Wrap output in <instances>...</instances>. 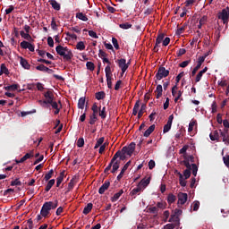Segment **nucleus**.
<instances>
[{"label":"nucleus","instance_id":"nucleus-25","mask_svg":"<svg viewBox=\"0 0 229 229\" xmlns=\"http://www.w3.org/2000/svg\"><path fill=\"white\" fill-rule=\"evenodd\" d=\"M153 131H155V124L150 125L143 133V136L149 137V135H151Z\"/></svg>","mask_w":229,"mask_h":229},{"label":"nucleus","instance_id":"nucleus-11","mask_svg":"<svg viewBox=\"0 0 229 229\" xmlns=\"http://www.w3.org/2000/svg\"><path fill=\"white\" fill-rule=\"evenodd\" d=\"M131 165V161H128L123 165V167L122 168L120 174L117 175L118 182H121V180L123 179V176H124V173H126V171L128 170V167H130Z\"/></svg>","mask_w":229,"mask_h":229},{"label":"nucleus","instance_id":"nucleus-38","mask_svg":"<svg viewBox=\"0 0 229 229\" xmlns=\"http://www.w3.org/2000/svg\"><path fill=\"white\" fill-rule=\"evenodd\" d=\"M105 72L106 78H112V68L110 67V65L106 66Z\"/></svg>","mask_w":229,"mask_h":229},{"label":"nucleus","instance_id":"nucleus-28","mask_svg":"<svg viewBox=\"0 0 229 229\" xmlns=\"http://www.w3.org/2000/svg\"><path fill=\"white\" fill-rule=\"evenodd\" d=\"M76 18L80 19V21H83L84 22H87V21H89V18L83 13H77Z\"/></svg>","mask_w":229,"mask_h":229},{"label":"nucleus","instance_id":"nucleus-42","mask_svg":"<svg viewBox=\"0 0 229 229\" xmlns=\"http://www.w3.org/2000/svg\"><path fill=\"white\" fill-rule=\"evenodd\" d=\"M123 155V150H118L113 157V158L111 159L112 162H115L119 157L121 158Z\"/></svg>","mask_w":229,"mask_h":229},{"label":"nucleus","instance_id":"nucleus-2","mask_svg":"<svg viewBox=\"0 0 229 229\" xmlns=\"http://www.w3.org/2000/svg\"><path fill=\"white\" fill-rule=\"evenodd\" d=\"M58 207V200L55 199L53 201H47L43 204L40 214L42 217H47V216L50 214L51 210H55Z\"/></svg>","mask_w":229,"mask_h":229},{"label":"nucleus","instance_id":"nucleus-31","mask_svg":"<svg viewBox=\"0 0 229 229\" xmlns=\"http://www.w3.org/2000/svg\"><path fill=\"white\" fill-rule=\"evenodd\" d=\"M156 92L157 93L156 95L157 99H159L160 98H162V92H163L162 85L158 84L157 86Z\"/></svg>","mask_w":229,"mask_h":229},{"label":"nucleus","instance_id":"nucleus-60","mask_svg":"<svg viewBox=\"0 0 229 229\" xmlns=\"http://www.w3.org/2000/svg\"><path fill=\"white\" fill-rule=\"evenodd\" d=\"M47 45L49 46V47H55V40L53 39V38H47Z\"/></svg>","mask_w":229,"mask_h":229},{"label":"nucleus","instance_id":"nucleus-16","mask_svg":"<svg viewBox=\"0 0 229 229\" xmlns=\"http://www.w3.org/2000/svg\"><path fill=\"white\" fill-rule=\"evenodd\" d=\"M174 174L179 176V183H180L181 187H186L187 181H185V179H183V174H182V173H180L178 170H174Z\"/></svg>","mask_w":229,"mask_h":229},{"label":"nucleus","instance_id":"nucleus-19","mask_svg":"<svg viewBox=\"0 0 229 229\" xmlns=\"http://www.w3.org/2000/svg\"><path fill=\"white\" fill-rule=\"evenodd\" d=\"M20 35H21V38L28 40V42H35V39H33V38H31V35H30V33L24 32V30L20 31Z\"/></svg>","mask_w":229,"mask_h":229},{"label":"nucleus","instance_id":"nucleus-39","mask_svg":"<svg viewBox=\"0 0 229 229\" xmlns=\"http://www.w3.org/2000/svg\"><path fill=\"white\" fill-rule=\"evenodd\" d=\"M167 201L171 205V203H174L176 201V196L173 193L168 194Z\"/></svg>","mask_w":229,"mask_h":229},{"label":"nucleus","instance_id":"nucleus-57","mask_svg":"<svg viewBox=\"0 0 229 229\" xmlns=\"http://www.w3.org/2000/svg\"><path fill=\"white\" fill-rule=\"evenodd\" d=\"M51 28L54 31H58V27L56 25V21H55V18L52 19Z\"/></svg>","mask_w":229,"mask_h":229},{"label":"nucleus","instance_id":"nucleus-64","mask_svg":"<svg viewBox=\"0 0 229 229\" xmlns=\"http://www.w3.org/2000/svg\"><path fill=\"white\" fill-rule=\"evenodd\" d=\"M224 164L226 165V167H229V156H225L223 157Z\"/></svg>","mask_w":229,"mask_h":229},{"label":"nucleus","instance_id":"nucleus-15","mask_svg":"<svg viewBox=\"0 0 229 229\" xmlns=\"http://www.w3.org/2000/svg\"><path fill=\"white\" fill-rule=\"evenodd\" d=\"M151 182V177H148L143 178L139 183L138 186H140L141 188V190L144 191V189H146V187H148V185H149V183Z\"/></svg>","mask_w":229,"mask_h":229},{"label":"nucleus","instance_id":"nucleus-17","mask_svg":"<svg viewBox=\"0 0 229 229\" xmlns=\"http://www.w3.org/2000/svg\"><path fill=\"white\" fill-rule=\"evenodd\" d=\"M182 209L175 208L174 214L171 215V217L168 220L169 223H173V221H174V219H175V221H179L178 216H182Z\"/></svg>","mask_w":229,"mask_h":229},{"label":"nucleus","instance_id":"nucleus-45","mask_svg":"<svg viewBox=\"0 0 229 229\" xmlns=\"http://www.w3.org/2000/svg\"><path fill=\"white\" fill-rule=\"evenodd\" d=\"M121 162L120 161H115L113 163V169L111 171V173L114 174V173H115L117 171V169H119V165H120Z\"/></svg>","mask_w":229,"mask_h":229},{"label":"nucleus","instance_id":"nucleus-8","mask_svg":"<svg viewBox=\"0 0 229 229\" xmlns=\"http://www.w3.org/2000/svg\"><path fill=\"white\" fill-rule=\"evenodd\" d=\"M21 49H29L30 53L35 52V45L31 44V42L29 41H21L20 44Z\"/></svg>","mask_w":229,"mask_h":229},{"label":"nucleus","instance_id":"nucleus-26","mask_svg":"<svg viewBox=\"0 0 229 229\" xmlns=\"http://www.w3.org/2000/svg\"><path fill=\"white\" fill-rule=\"evenodd\" d=\"M98 115L101 119H106V107L104 106L103 108L98 107Z\"/></svg>","mask_w":229,"mask_h":229},{"label":"nucleus","instance_id":"nucleus-22","mask_svg":"<svg viewBox=\"0 0 229 229\" xmlns=\"http://www.w3.org/2000/svg\"><path fill=\"white\" fill-rule=\"evenodd\" d=\"M48 3H50L52 8H54V10H56V12H60V4H58V2H56V0H49Z\"/></svg>","mask_w":229,"mask_h":229},{"label":"nucleus","instance_id":"nucleus-33","mask_svg":"<svg viewBox=\"0 0 229 229\" xmlns=\"http://www.w3.org/2000/svg\"><path fill=\"white\" fill-rule=\"evenodd\" d=\"M106 97V94L105 93V91H98L95 94V98L96 99H98V101H100V99H103L104 98Z\"/></svg>","mask_w":229,"mask_h":229},{"label":"nucleus","instance_id":"nucleus-1","mask_svg":"<svg viewBox=\"0 0 229 229\" xmlns=\"http://www.w3.org/2000/svg\"><path fill=\"white\" fill-rule=\"evenodd\" d=\"M55 51L57 55H59V56H63L64 62H71V60H72V57L74 56L72 50H70L67 47H64L62 45H58L55 47Z\"/></svg>","mask_w":229,"mask_h":229},{"label":"nucleus","instance_id":"nucleus-59","mask_svg":"<svg viewBox=\"0 0 229 229\" xmlns=\"http://www.w3.org/2000/svg\"><path fill=\"white\" fill-rule=\"evenodd\" d=\"M33 157H34L33 151H30V152H29V153H26V154L23 156L25 161H26V160H30V158H33Z\"/></svg>","mask_w":229,"mask_h":229},{"label":"nucleus","instance_id":"nucleus-29","mask_svg":"<svg viewBox=\"0 0 229 229\" xmlns=\"http://www.w3.org/2000/svg\"><path fill=\"white\" fill-rule=\"evenodd\" d=\"M53 174H55V170L51 169L47 174H45L44 181L49 182L53 178Z\"/></svg>","mask_w":229,"mask_h":229},{"label":"nucleus","instance_id":"nucleus-18","mask_svg":"<svg viewBox=\"0 0 229 229\" xmlns=\"http://www.w3.org/2000/svg\"><path fill=\"white\" fill-rule=\"evenodd\" d=\"M110 187V181L106 180L105 182L102 184V186L98 190V193L100 194H105L106 191H108V188Z\"/></svg>","mask_w":229,"mask_h":229},{"label":"nucleus","instance_id":"nucleus-24","mask_svg":"<svg viewBox=\"0 0 229 229\" xmlns=\"http://www.w3.org/2000/svg\"><path fill=\"white\" fill-rule=\"evenodd\" d=\"M144 190L138 184L136 188H134L131 192L130 196H137L140 192H142Z\"/></svg>","mask_w":229,"mask_h":229},{"label":"nucleus","instance_id":"nucleus-10","mask_svg":"<svg viewBox=\"0 0 229 229\" xmlns=\"http://www.w3.org/2000/svg\"><path fill=\"white\" fill-rule=\"evenodd\" d=\"M174 119V115L171 114L168 117V121L166 123V124H165L164 128H163V133H167V131H169L171 130V126H173V120Z\"/></svg>","mask_w":229,"mask_h":229},{"label":"nucleus","instance_id":"nucleus-49","mask_svg":"<svg viewBox=\"0 0 229 229\" xmlns=\"http://www.w3.org/2000/svg\"><path fill=\"white\" fill-rule=\"evenodd\" d=\"M207 19H208L207 16H203V17L199 20V25H198L199 30H201V27L203 26V24H205V22H207Z\"/></svg>","mask_w":229,"mask_h":229},{"label":"nucleus","instance_id":"nucleus-46","mask_svg":"<svg viewBox=\"0 0 229 229\" xmlns=\"http://www.w3.org/2000/svg\"><path fill=\"white\" fill-rule=\"evenodd\" d=\"M76 47L79 51L85 50V43L83 41H80L77 43Z\"/></svg>","mask_w":229,"mask_h":229},{"label":"nucleus","instance_id":"nucleus-5","mask_svg":"<svg viewBox=\"0 0 229 229\" xmlns=\"http://www.w3.org/2000/svg\"><path fill=\"white\" fill-rule=\"evenodd\" d=\"M218 19H221V21H223L224 24H228L229 7L223 9L222 12L218 13Z\"/></svg>","mask_w":229,"mask_h":229},{"label":"nucleus","instance_id":"nucleus-30","mask_svg":"<svg viewBox=\"0 0 229 229\" xmlns=\"http://www.w3.org/2000/svg\"><path fill=\"white\" fill-rule=\"evenodd\" d=\"M55 179H51V180L48 181V182H47V184L45 188V191L47 192H49L51 191L53 185H55Z\"/></svg>","mask_w":229,"mask_h":229},{"label":"nucleus","instance_id":"nucleus-62","mask_svg":"<svg viewBox=\"0 0 229 229\" xmlns=\"http://www.w3.org/2000/svg\"><path fill=\"white\" fill-rule=\"evenodd\" d=\"M112 42L114 49H119V43L117 41V38H112Z\"/></svg>","mask_w":229,"mask_h":229},{"label":"nucleus","instance_id":"nucleus-56","mask_svg":"<svg viewBox=\"0 0 229 229\" xmlns=\"http://www.w3.org/2000/svg\"><path fill=\"white\" fill-rule=\"evenodd\" d=\"M183 176H184L183 178L184 181L189 180V178H191V170L189 169L184 170Z\"/></svg>","mask_w":229,"mask_h":229},{"label":"nucleus","instance_id":"nucleus-36","mask_svg":"<svg viewBox=\"0 0 229 229\" xmlns=\"http://www.w3.org/2000/svg\"><path fill=\"white\" fill-rule=\"evenodd\" d=\"M0 72H2V74H6V75L10 74V72L8 71V68H6V64H1Z\"/></svg>","mask_w":229,"mask_h":229},{"label":"nucleus","instance_id":"nucleus-43","mask_svg":"<svg viewBox=\"0 0 229 229\" xmlns=\"http://www.w3.org/2000/svg\"><path fill=\"white\" fill-rule=\"evenodd\" d=\"M123 155V150H118L113 157V158L111 159L112 162H115L119 157L121 158Z\"/></svg>","mask_w":229,"mask_h":229},{"label":"nucleus","instance_id":"nucleus-12","mask_svg":"<svg viewBox=\"0 0 229 229\" xmlns=\"http://www.w3.org/2000/svg\"><path fill=\"white\" fill-rule=\"evenodd\" d=\"M188 198H189V195H187V193L179 192V194H178V204L179 205H185V203H187Z\"/></svg>","mask_w":229,"mask_h":229},{"label":"nucleus","instance_id":"nucleus-58","mask_svg":"<svg viewBox=\"0 0 229 229\" xmlns=\"http://www.w3.org/2000/svg\"><path fill=\"white\" fill-rule=\"evenodd\" d=\"M37 71H41L42 72H46V70L47 69V66L44 64H39L36 66Z\"/></svg>","mask_w":229,"mask_h":229},{"label":"nucleus","instance_id":"nucleus-53","mask_svg":"<svg viewBox=\"0 0 229 229\" xmlns=\"http://www.w3.org/2000/svg\"><path fill=\"white\" fill-rule=\"evenodd\" d=\"M193 176H197L198 174V165L196 164H191V169Z\"/></svg>","mask_w":229,"mask_h":229},{"label":"nucleus","instance_id":"nucleus-32","mask_svg":"<svg viewBox=\"0 0 229 229\" xmlns=\"http://www.w3.org/2000/svg\"><path fill=\"white\" fill-rule=\"evenodd\" d=\"M75 185H76V179L75 178H72L70 182L68 183V191H67V192L72 191V189H74Z\"/></svg>","mask_w":229,"mask_h":229},{"label":"nucleus","instance_id":"nucleus-7","mask_svg":"<svg viewBox=\"0 0 229 229\" xmlns=\"http://www.w3.org/2000/svg\"><path fill=\"white\" fill-rule=\"evenodd\" d=\"M133 151H135V142H131L128 147L122 148V153H123V155H129V157L133 155Z\"/></svg>","mask_w":229,"mask_h":229},{"label":"nucleus","instance_id":"nucleus-52","mask_svg":"<svg viewBox=\"0 0 229 229\" xmlns=\"http://www.w3.org/2000/svg\"><path fill=\"white\" fill-rule=\"evenodd\" d=\"M91 110H92V114L93 115H98V113L99 112V108L98 107V104H93L92 107H91Z\"/></svg>","mask_w":229,"mask_h":229},{"label":"nucleus","instance_id":"nucleus-34","mask_svg":"<svg viewBox=\"0 0 229 229\" xmlns=\"http://www.w3.org/2000/svg\"><path fill=\"white\" fill-rule=\"evenodd\" d=\"M219 135L220 137H223V140H226V138L229 136L228 130L227 129H224V131L219 130Z\"/></svg>","mask_w":229,"mask_h":229},{"label":"nucleus","instance_id":"nucleus-4","mask_svg":"<svg viewBox=\"0 0 229 229\" xmlns=\"http://www.w3.org/2000/svg\"><path fill=\"white\" fill-rule=\"evenodd\" d=\"M169 76V70H165V67L160 66L156 73V80L160 81L163 78Z\"/></svg>","mask_w":229,"mask_h":229},{"label":"nucleus","instance_id":"nucleus-37","mask_svg":"<svg viewBox=\"0 0 229 229\" xmlns=\"http://www.w3.org/2000/svg\"><path fill=\"white\" fill-rule=\"evenodd\" d=\"M78 108L83 110L85 108V98H81L78 101Z\"/></svg>","mask_w":229,"mask_h":229},{"label":"nucleus","instance_id":"nucleus-23","mask_svg":"<svg viewBox=\"0 0 229 229\" xmlns=\"http://www.w3.org/2000/svg\"><path fill=\"white\" fill-rule=\"evenodd\" d=\"M92 207H94L92 203H88L87 206L84 208L82 214H84V216L90 214V212L92 211Z\"/></svg>","mask_w":229,"mask_h":229},{"label":"nucleus","instance_id":"nucleus-63","mask_svg":"<svg viewBox=\"0 0 229 229\" xmlns=\"http://www.w3.org/2000/svg\"><path fill=\"white\" fill-rule=\"evenodd\" d=\"M106 82H107L108 89H112V87H113L112 77H106Z\"/></svg>","mask_w":229,"mask_h":229},{"label":"nucleus","instance_id":"nucleus-40","mask_svg":"<svg viewBox=\"0 0 229 229\" xmlns=\"http://www.w3.org/2000/svg\"><path fill=\"white\" fill-rule=\"evenodd\" d=\"M131 26L132 25L130 22H124V23L119 24V28H121L122 30H130Z\"/></svg>","mask_w":229,"mask_h":229},{"label":"nucleus","instance_id":"nucleus-61","mask_svg":"<svg viewBox=\"0 0 229 229\" xmlns=\"http://www.w3.org/2000/svg\"><path fill=\"white\" fill-rule=\"evenodd\" d=\"M185 53H187V50H185V48H180L179 51L176 53V55L178 57L183 56V55H185Z\"/></svg>","mask_w":229,"mask_h":229},{"label":"nucleus","instance_id":"nucleus-3","mask_svg":"<svg viewBox=\"0 0 229 229\" xmlns=\"http://www.w3.org/2000/svg\"><path fill=\"white\" fill-rule=\"evenodd\" d=\"M139 108H140V111ZM147 108L148 106H146V103L142 104L140 107V101L137 100L132 109V115H137L138 114V119H140V117L144 115Z\"/></svg>","mask_w":229,"mask_h":229},{"label":"nucleus","instance_id":"nucleus-51","mask_svg":"<svg viewBox=\"0 0 229 229\" xmlns=\"http://www.w3.org/2000/svg\"><path fill=\"white\" fill-rule=\"evenodd\" d=\"M21 185H22V182L19 181V179H15L14 181L11 182L12 187H15V186L21 187Z\"/></svg>","mask_w":229,"mask_h":229},{"label":"nucleus","instance_id":"nucleus-47","mask_svg":"<svg viewBox=\"0 0 229 229\" xmlns=\"http://www.w3.org/2000/svg\"><path fill=\"white\" fill-rule=\"evenodd\" d=\"M86 67L89 71H94L96 69V65L92 62H87Z\"/></svg>","mask_w":229,"mask_h":229},{"label":"nucleus","instance_id":"nucleus-54","mask_svg":"<svg viewBox=\"0 0 229 229\" xmlns=\"http://www.w3.org/2000/svg\"><path fill=\"white\" fill-rule=\"evenodd\" d=\"M182 164L183 165H185L186 169H189V170L192 169V165H191V163L189 162V159H185V160L182 161Z\"/></svg>","mask_w":229,"mask_h":229},{"label":"nucleus","instance_id":"nucleus-6","mask_svg":"<svg viewBox=\"0 0 229 229\" xmlns=\"http://www.w3.org/2000/svg\"><path fill=\"white\" fill-rule=\"evenodd\" d=\"M44 98H46L42 103L43 106H46V105H48L49 103H53L55 99V95L53 94V91L47 90L44 93Z\"/></svg>","mask_w":229,"mask_h":229},{"label":"nucleus","instance_id":"nucleus-35","mask_svg":"<svg viewBox=\"0 0 229 229\" xmlns=\"http://www.w3.org/2000/svg\"><path fill=\"white\" fill-rule=\"evenodd\" d=\"M103 142H105V137H101L97 140V143L94 147V149H98V148H100L103 146Z\"/></svg>","mask_w":229,"mask_h":229},{"label":"nucleus","instance_id":"nucleus-27","mask_svg":"<svg viewBox=\"0 0 229 229\" xmlns=\"http://www.w3.org/2000/svg\"><path fill=\"white\" fill-rule=\"evenodd\" d=\"M209 137L211 140H219L220 139V134L218 131H215L212 133L209 134Z\"/></svg>","mask_w":229,"mask_h":229},{"label":"nucleus","instance_id":"nucleus-41","mask_svg":"<svg viewBox=\"0 0 229 229\" xmlns=\"http://www.w3.org/2000/svg\"><path fill=\"white\" fill-rule=\"evenodd\" d=\"M96 121H98V114H90L89 115V124H96Z\"/></svg>","mask_w":229,"mask_h":229},{"label":"nucleus","instance_id":"nucleus-48","mask_svg":"<svg viewBox=\"0 0 229 229\" xmlns=\"http://www.w3.org/2000/svg\"><path fill=\"white\" fill-rule=\"evenodd\" d=\"M191 207L193 208V211L194 212H198V210H199V200H195Z\"/></svg>","mask_w":229,"mask_h":229},{"label":"nucleus","instance_id":"nucleus-55","mask_svg":"<svg viewBox=\"0 0 229 229\" xmlns=\"http://www.w3.org/2000/svg\"><path fill=\"white\" fill-rule=\"evenodd\" d=\"M83 146H85V140L83 138H79L77 140V147L83 148Z\"/></svg>","mask_w":229,"mask_h":229},{"label":"nucleus","instance_id":"nucleus-21","mask_svg":"<svg viewBox=\"0 0 229 229\" xmlns=\"http://www.w3.org/2000/svg\"><path fill=\"white\" fill-rule=\"evenodd\" d=\"M123 194H124V191L120 190L117 193L114 195V197L111 198V201L113 203H115V201H117V199H119L121 196H123Z\"/></svg>","mask_w":229,"mask_h":229},{"label":"nucleus","instance_id":"nucleus-20","mask_svg":"<svg viewBox=\"0 0 229 229\" xmlns=\"http://www.w3.org/2000/svg\"><path fill=\"white\" fill-rule=\"evenodd\" d=\"M20 64H21V67H23V69L30 70V68L31 67V65H30V63H28V60H26L23 57H21Z\"/></svg>","mask_w":229,"mask_h":229},{"label":"nucleus","instance_id":"nucleus-14","mask_svg":"<svg viewBox=\"0 0 229 229\" xmlns=\"http://www.w3.org/2000/svg\"><path fill=\"white\" fill-rule=\"evenodd\" d=\"M118 66L123 71V72H126L128 71V64H126V59L121 58L117 61Z\"/></svg>","mask_w":229,"mask_h":229},{"label":"nucleus","instance_id":"nucleus-9","mask_svg":"<svg viewBox=\"0 0 229 229\" xmlns=\"http://www.w3.org/2000/svg\"><path fill=\"white\" fill-rule=\"evenodd\" d=\"M165 38V35L164 33L158 34L157 38L156 39V45L154 47V51L157 53L158 51V47H160V44L164 42V38Z\"/></svg>","mask_w":229,"mask_h":229},{"label":"nucleus","instance_id":"nucleus-50","mask_svg":"<svg viewBox=\"0 0 229 229\" xmlns=\"http://www.w3.org/2000/svg\"><path fill=\"white\" fill-rule=\"evenodd\" d=\"M195 3H198V0H186L184 4L186 8H189V6H192V4H195Z\"/></svg>","mask_w":229,"mask_h":229},{"label":"nucleus","instance_id":"nucleus-13","mask_svg":"<svg viewBox=\"0 0 229 229\" xmlns=\"http://www.w3.org/2000/svg\"><path fill=\"white\" fill-rule=\"evenodd\" d=\"M203 62H205L204 57H199L196 67L193 68V70L191 72V76H196V73L198 72V71H199V69H201V65H203Z\"/></svg>","mask_w":229,"mask_h":229},{"label":"nucleus","instance_id":"nucleus-44","mask_svg":"<svg viewBox=\"0 0 229 229\" xmlns=\"http://www.w3.org/2000/svg\"><path fill=\"white\" fill-rule=\"evenodd\" d=\"M123 155V150H118L113 157V158L111 159L112 162H115L119 157L121 158Z\"/></svg>","mask_w":229,"mask_h":229}]
</instances>
